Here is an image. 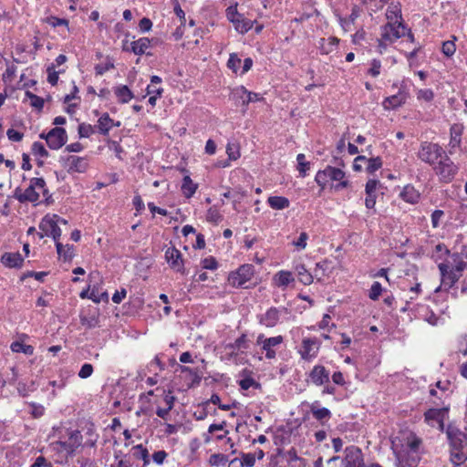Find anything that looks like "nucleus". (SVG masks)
I'll list each match as a JSON object with an SVG mask.
<instances>
[{"label": "nucleus", "instance_id": "1", "mask_svg": "<svg viewBox=\"0 0 467 467\" xmlns=\"http://www.w3.org/2000/svg\"><path fill=\"white\" fill-rule=\"evenodd\" d=\"M449 443L450 461L454 465H461L467 461V435L457 427L449 425L446 429Z\"/></svg>", "mask_w": 467, "mask_h": 467}, {"label": "nucleus", "instance_id": "2", "mask_svg": "<svg viewBox=\"0 0 467 467\" xmlns=\"http://www.w3.org/2000/svg\"><path fill=\"white\" fill-rule=\"evenodd\" d=\"M81 444L82 435L80 431H71L68 432L67 440L54 441L50 444V448L63 456H68L72 455Z\"/></svg>", "mask_w": 467, "mask_h": 467}, {"label": "nucleus", "instance_id": "3", "mask_svg": "<svg viewBox=\"0 0 467 467\" xmlns=\"http://www.w3.org/2000/svg\"><path fill=\"white\" fill-rule=\"evenodd\" d=\"M445 151L437 143L422 142L418 152V157L424 162L434 166L443 156Z\"/></svg>", "mask_w": 467, "mask_h": 467}, {"label": "nucleus", "instance_id": "4", "mask_svg": "<svg viewBox=\"0 0 467 467\" xmlns=\"http://www.w3.org/2000/svg\"><path fill=\"white\" fill-rule=\"evenodd\" d=\"M284 341L282 336L266 337L264 334H259L256 337L255 344L259 346L262 351L265 352V358L273 359L276 356V348H278Z\"/></svg>", "mask_w": 467, "mask_h": 467}, {"label": "nucleus", "instance_id": "5", "mask_svg": "<svg viewBox=\"0 0 467 467\" xmlns=\"http://www.w3.org/2000/svg\"><path fill=\"white\" fill-rule=\"evenodd\" d=\"M433 168L441 180L446 182H451L457 172V166L446 154L433 166Z\"/></svg>", "mask_w": 467, "mask_h": 467}, {"label": "nucleus", "instance_id": "6", "mask_svg": "<svg viewBox=\"0 0 467 467\" xmlns=\"http://www.w3.org/2000/svg\"><path fill=\"white\" fill-rule=\"evenodd\" d=\"M406 32L407 26L403 23H387L381 27V38L386 42L393 43L397 39L404 36Z\"/></svg>", "mask_w": 467, "mask_h": 467}, {"label": "nucleus", "instance_id": "7", "mask_svg": "<svg viewBox=\"0 0 467 467\" xmlns=\"http://www.w3.org/2000/svg\"><path fill=\"white\" fill-rule=\"evenodd\" d=\"M43 184V178H32L30 180V184L26 189V191L23 193H18L17 192H16L15 196L20 202H37L39 200V192L36 191V188H42Z\"/></svg>", "mask_w": 467, "mask_h": 467}, {"label": "nucleus", "instance_id": "8", "mask_svg": "<svg viewBox=\"0 0 467 467\" xmlns=\"http://www.w3.org/2000/svg\"><path fill=\"white\" fill-rule=\"evenodd\" d=\"M254 275V267L251 265H244L236 272H232L229 275V282L234 287H243L252 279Z\"/></svg>", "mask_w": 467, "mask_h": 467}, {"label": "nucleus", "instance_id": "9", "mask_svg": "<svg viewBox=\"0 0 467 467\" xmlns=\"http://www.w3.org/2000/svg\"><path fill=\"white\" fill-rule=\"evenodd\" d=\"M344 177L345 172L342 170L327 166L325 170L317 173L315 181L324 189L329 181H341Z\"/></svg>", "mask_w": 467, "mask_h": 467}, {"label": "nucleus", "instance_id": "10", "mask_svg": "<svg viewBox=\"0 0 467 467\" xmlns=\"http://www.w3.org/2000/svg\"><path fill=\"white\" fill-rule=\"evenodd\" d=\"M39 229L42 231V233L39 234L40 238H43L44 236H51L57 243L61 236V229L57 224L56 220L53 217H50V215H46L41 220Z\"/></svg>", "mask_w": 467, "mask_h": 467}, {"label": "nucleus", "instance_id": "11", "mask_svg": "<svg viewBox=\"0 0 467 467\" xmlns=\"http://www.w3.org/2000/svg\"><path fill=\"white\" fill-rule=\"evenodd\" d=\"M45 140L50 149L58 150L66 144L67 135L65 129L56 127L46 135Z\"/></svg>", "mask_w": 467, "mask_h": 467}, {"label": "nucleus", "instance_id": "12", "mask_svg": "<svg viewBox=\"0 0 467 467\" xmlns=\"http://www.w3.org/2000/svg\"><path fill=\"white\" fill-rule=\"evenodd\" d=\"M343 467H364L363 455L359 448L355 446L346 448Z\"/></svg>", "mask_w": 467, "mask_h": 467}, {"label": "nucleus", "instance_id": "13", "mask_svg": "<svg viewBox=\"0 0 467 467\" xmlns=\"http://www.w3.org/2000/svg\"><path fill=\"white\" fill-rule=\"evenodd\" d=\"M60 161L68 172H84L88 168L87 161L78 156L61 157Z\"/></svg>", "mask_w": 467, "mask_h": 467}, {"label": "nucleus", "instance_id": "14", "mask_svg": "<svg viewBox=\"0 0 467 467\" xmlns=\"http://www.w3.org/2000/svg\"><path fill=\"white\" fill-rule=\"evenodd\" d=\"M283 312H286V308L270 307L265 314L258 317V321L265 327H274L278 324Z\"/></svg>", "mask_w": 467, "mask_h": 467}, {"label": "nucleus", "instance_id": "15", "mask_svg": "<svg viewBox=\"0 0 467 467\" xmlns=\"http://www.w3.org/2000/svg\"><path fill=\"white\" fill-rule=\"evenodd\" d=\"M165 259L170 266L176 272L185 274L184 263L181 252L175 247H169L165 252Z\"/></svg>", "mask_w": 467, "mask_h": 467}, {"label": "nucleus", "instance_id": "16", "mask_svg": "<svg viewBox=\"0 0 467 467\" xmlns=\"http://www.w3.org/2000/svg\"><path fill=\"white\" fill-rule=\"evenodd\" d=\"M310 380L317 386H321L329 381V372L324 366H315L309 373Z\"/></svg>", "mask_w": 467, "mask_h": 467}, {"label": "nucleus", "instance_id": "17", "mask_svg": "<svg viewBox=\"0 0 467 467\" xmlns=\"http://www.w3.org/2000/svg\"><path fill=\"white\" fill-rule=\"evenodd\" d=\"M439 269L441 275V281L444 285L452 286L460 278V275L455 273L449 263H441L439 265Z\"/></svg>", "mask_w": 467, "mask_h": 467}, {"label": "nucleus", "instance_id": "18", "mask_svg": "<svg viewBox=\"0 0 467 467\" xmlns=\"http://www.w3.org/2000/svg\"><path fill=\"white\" fill-rule=\"evenodd\" d=\"M0 261L5 267L21 268L24 258L19 253H5Z\"/></svg>", "mask_w": 467, "mask_h": 467}, {"label": "nucleus", "instance_id": "19", "mask_svg": "<svg viewBox=\"0 0 467 467\" xmlns=\"http://www.w3.org/2000/svg\"><path fill=\"white\" fill-rule=\"evenodd\" d=\"M407 100V94L404 91H399L397 94L388 97L383 101L385 109H394L403 105Z\"/></svg>", "mask_w": 467, "mask_h": 467}, {"label": "nucleus", "instance_id": "20", "mask_svg": "<svg viewBox=\"0 0 467 467\" xmlns=\"http://www.w3.org/2000/svg\"><path fill=\"white\" fill-rule=\"evenodd\" d=\"M448 408L441 409H430L424 413L425 420L430 422L431 420H436L439 422L440 427L443 428V420L448 413Z\"/></svg>", "mask_w": 467, "mask_h": 467}, {"label": "nucleus", "instance_id": "21", "mask_svg": "<svg viewBox=\"0 0 467 467\" xmlns=\"http://www.w3.org/2000/svg\"><path fill=\"white\" fill-rule=\"evenodd\" d=\"M463 130V126L462 124H453L451 127V140H450V150L449 153L453 154L454 149L460 147L461 145V136Z\"/></svg>", "mask_w": 467, "mask_h": 467}, {"label": "nucleus", "instance_id": "22", "mask_svg": "<svg viewBox=\"0 0 467 467\" xmlns=\"http://www.w3.org/2000/svg\"><path fill=\"white\" fill-rule=\"evenodd\" d=\"M119 122L114 123V120L109 116L108 113H104L98 120V124L95 128H98L99 132L102 135H108L113 126H119Z\"/></svg>", "mask_w": 467, "mask_h": 467}, {"label": "nucleus", "instance_id": "23", "mask_svg": "<svg viewBox=\"0 0 467 467\" xmlns=\"http://www.w3.org/2000/svg\"><path fill=\"white\" fill-rule=\"evenodd\" d=\"M150 47V40L148 37H140L138 40L131 41V52L135 55H143L146 54L148 56L151 55L147 52V50Z\"/></svg>", "mask_w": 467, "mask_h": 467}, {"label": "nucleus", "instance_id": "24", "mask_svg": "<svg viewBox=\"0 0 467 467\" xmlns=\"http://www.w3.org/2000/svg\"><path fill=\"white\" fill-rule=\"evenodd\" d=\"M88 278V289L90 290L89 299L93 301V298H96V296L100 294L101 277L99 272H92L89 274Z\"/></svg>", "mask_w": 467, "mask_h": 467}, {"label": "nucleus", "instance_id": "25", "mask_svg": "<svg viewBox=\"0 0 467 467\" xmlns=\"http://www.w3.org/2000/svg\"><path fill=\"white\" fill-rule=\"evenodd\" d=\"M386 18L388 23L398 24L402 22V14L400 5L391 4L386 11Z\"/></svg>", "mask_w": 467, "mask_h": 467}, {"label": "nucleus", "instance_id": "26", "mask_svg": "<svg viewBox=\"0 0 467 467\" xmlns=\"http://www.w3.org/2000/svg\"><path fill=\"white\" fill-rule=\"evenodd\" d=\"M114 94L120 103H128L133 99L132 91L126 85H119L113 88Z\"/></svg>", "mask_w": 467, "mask_h": 467}, {"label": "nucleus", "instance_id": "27", "mask_svg": "<svg viewBox=\"0 0 467 467\" xmlns=\"http://www.w3.org/2000/svg\"><path fill=\"white\" fill-rule=\"evenodd\" d=\"M400 196L407 202L416 203L420 199L419 192L412 185H406L400 192Z\"/></svg>", "mask_w": 467, "mask_h": 467}, {"label": "nucleus", "instance_id": "28", "mask_svg": "<svg viewBox=\"0 0 467 467\" xmlns=\"http://www.w3.org/2000/svg\"><path fill=\"white\" fill-rule=\"evenodd\" d=\"M294 280L292 273L289 271H279L274 276V282L278 287H285Z\"/></svg>", "mask_w": 467, "mask_h": 467}, {"label": "nucleus", "instance_id": "29", "mask_svg": "<svg viewBox=\"0 0 467 467\" xmlns=\"http://www.w3.org/2000/svg\"><path fill=\"white\" fill-rule=\"evenodd\" d=\"M338 38L330 36L327 39L321 38L319 41V48L322 54H329L333 52L338 45Z\"/></svg>", "mask_w": 467, "mask_h": 467}, {"label": "nucleus", "instance_id": "30", "mask_svg": "<svg viewBox=\"0 0 467 467\" xmlns=\"http://www.w3.org/2000/svg\"><path fill=\"white\" fill-rule=\"evenodd\" d=\"M310 411L317 420H328L331 417V412L328 409L318 407V401H315L310 405Z\"/></svg>", "mask_w": 467, "mask_h": 467}, {"label": "nucleus", "instance_id": "31", "mask_svg": "<svg viewBox=\"0 0 467 467\" xmlns=\"http://www.w3.org/2000/svg\"><path fill=\"white\" fill-rule=\"evenodd\" d=\"M271 208L275 210H283L289 206L290 202L287 198L283 196H271L267 200Z\"/></svg>", "mask_w": 467, "mask_h": 467}, {"label": "nucleus", "instance_id": "32", "mask_svg": "<svg viewBox=\"0 0 467 467\" xmlns=\"http://www.w3.org/2000/svg\"><path fill=\"white\" fill-rule=\"evenodd\" d=\"M296 272L298 276V280L305 285H308L313 282V275L309 273L304 265H298L296 266Z\"/></svg>", "mask_w": 467, "mask_h": 467}, {"label": "nucleus", "instance_id": "33", "mask_svg": "<svg viewBox=\"0 0 467 467\" xmlns=\"http://www.w3.org/2000/svg\"><path fill=\"white\" fill-rule=\"evenodd\" d=\"M57 252L59 257H62L65 261H69L74 256L73 245H63L61 243L57 242L56 244Z\"/></svg>", "mask_w": 467, "mask_h": 467}, {"label": "nucleus", "instance_id": "34", "mask_svg": "<svg viewBox=\"0 0 467 467\" xmlns=\"http://www.w3.org/2000/svg\"><path fill=\"white\" fill-rule=\"evenodd\" d=\"M197 190V184L193 183L190 176H184L182 180V191L186 198H191Z\"/></svg>", "mask_w": 467, "mask_h": 467}, {"label": "nucleus", "instance_id": "35", "mask_svg": "<svg viewBox=\"0 0 467 467\" xmlns=\"http://www.w3.org/2000/svg\"><path fill=\"white\" fill-rule=\"evenodd\" d=\"M236 91L240 98L243 99L244 104H248L250 102H254L261 99V97L258 93L247 91L244 87H241Z\"/></svg>", "mask_w": 467, "mask_h": 467}, {"label": "nucleus", "instance_id": "36", "mask_svg": "<svg viewBox=\"0 0 467 467\" xmlns=\"http://www.w3.org/2000/svg\"><path fill=\"white\" fill-rule=\"evenodd\" d=\"M234 26L237 32L244 34L253 27V22L244 18L243 16H240V18L237 19V22L234 23Z\"/></svg>", "mask_w": 467, "mask_h": 467}, {"label": "nucleus", "instance_id": "37", "mask_svg": "<svg viewBox=\"0 0 467 467\" xmlns=\"http://www.w3.org/2000/svg\"><path fill=\"white\" fill-rule=\"evenodd\" d=\"M10 348L13 352H21L27 356H31L34 353V348L31 345H26L18 341L13 342L10 346Z\"/></svg>", "mask_w": 467, "mask_h": 467}, {"label": "nucleus", "instance_id": "38", "mask_svg": "<svg viewBox=\"0 0 467 467\" xmlns=\"http://www.w3.org/2000/svg\"><path fill=\"white\" fill-rule=\"evenodd\" d=\"M133 456L137 459H141L144 462V464H148L150 462L149 459V451L143 447L142 444L136 445L132 448Z\"/></svg>", "mask_w": 467, "mask_h": 467}, {"label": "nucleus", "instance_id": "39", "mask_svg": "<svg viewBox=\"0 0 467 467\" xmlns=\"http://www.w3.org/2000/svg\"><path fill=\"white\" fill-rule=\"evenodd\" d=\"M228 457L223 453H213L210 456L208 462L212 466H224Z\"/></svg>", "mask_w": 467, "mask_h": 467}, {"label": "nucleus", "instance_id": "40", "mask_svg": "<svg viewBox=\"0 0 467 467\" xmlns=\"http://www.w3.org/2000/svg\"><path fill=\"white\" fill-rule=\"evenodd\" d=\"M302 345L303 349L301 350V356L304 359H309L313 356L311 351L315 341L310 338H306L303 340Z\"/></svg>", "mask_w": 467, "mask_h": 467}, {"label": "nucleus", "instance_id": "41", "mask_svg": "<svg viewBox=\"0 0 467 467\" xmlns=\"http://www.w3.org/2000/svg\"><path fill=\"white\" fill-rule=\"evenodd\" d=\"M367 171L369 173H373L374 171H378L382 166V161L379 157L377 158H367Z\"/></svg>", "mask_w": 467, "mask_h": 467}, {"label": "nucleus", "instance_id": "42", "mask_svg": "<svg viewBox=\"0 0 467 467\" xmlns=\"http://www.w3.org/2000/svg\"><path fill=\"white\" fill-rule=\"evenodd\" d=\"M327 265L326 262L317 263L312 273L313 279L316 278L317 281H321L326 275Z\"/></svg>", "mask_w": 467, "mask_h": 467}, {"label": "nucleus", "instance_id": "43", "mask_svg": "<svg viewBox=\"0 0 467 467\" xmlns=\"http://www.w3.org/2000/svg\"><path fill=\"white\" fill-rule=\"evenodd\" d=\"M32 153L35 156H38L41 158H47L48 156V152L46 150L44 144L42 142L36 141L32 145Z\"/></svg>", "mask_w": 467, "mask_h": 467}, {"label": "nucleus", "instance_id": "44", "mask_svg": "<svg viewBox=\"0 0 467 467\" xmlns=\"http://www.w3.org/2000/svg\"><path fill=\"white\" fill-rule=\"evenodd\" d=\"M381 292H382V286H381L380 283H379L377 281L373 282V284L371 285V287L369 289L368 297L374 301L378 300Z\"/></svg>", "mask_w": 467, "mask_h": 467}, {"label": "nucleus", "instance_id": "45", "mask_svg": "<svg viewBox=\"0 0 467 467\" xmlns=\"http://www.w3.org/2000/svg\"><path fill=\"white\" fill-rule=\"evenodd\" d=\"M95 127L90 124L81 123L78 126V134L80 138H88L94 133Z\"/></svg>", "mask_w": 467, "mask_h": 467}, {"label": "nucleus", "instance_id": "46", "mask_svg": "<svg viewBox=\"0 0 467 467\" xmlns=\"http://www.w3.org/2000/svg\"><path fill=\"white\" fill-rule=\"evenodd\" d=\"M80 322L82 326H85L88 328L96 327L99 325V318L96 316L89 317H80Z\"/></svg>", "mask_w": 467, "mask_h": 467}, {"label": "nucleus", "instance_id": "47", "mask_svg": "<svg viewBox=\"0 0 467 467\" xmlns=\"http://www.w3.org/2000/svg\"><path fill=\"white\" fill-rule=\"evenodd\" d=\"M26 94L30 99V104L32 107H34L39 110L43 109L44 99L42 98H40L36 95H34V94L30 93L29 91H27Z\"/></svg>", "mask_w": 467, "mask_h": 467}, {"label": "nucleus", "instance_id": "48", "mask_svg": "<svg viewBox=\"0 0 467 467\" xmlns=\"http://www.w3.org/2000/svg\"><path fill=\"white\" fill-rule=\"evenodd\" d=\"M47 71V81L53 86L56 85L57 83L58 74L60 72L55 70V64L48 66Z\"/></svg>", "mask_w": 467, "mask_h": 467}, {"label": "nucleus", "instance_id": "49", "mask_svg": "<svg viewBox=\"0 0 467 467\" xmlns=\"http://www.w3.org/2000/svg\"><path fill=\"white\" fill-rule=\"evenodd\" d=\"M227 348L232 349V351H234V349H242V348L245 349V348H247V346H246V336L245 335H242L241 337H239L234 341V343L228 345Z\"/></svg>", "mask_w": 467, "mask_h": 467}, {"label": "nucleus", "instance_id": "50", "mask_svg": "<svg viewBox=\"0 0 467 467\" xmlns=\"http://www.w3.org/2000/svg\"><path fill=\"white\" fill-rule=\"evenodd\" d=\"M241 59L237 57L236 54L233 53L230 55V57L227 61V67L232 69L234 73L237 72L240 65H241Z\"/></svg>", "mask_w": 467, "mask_h": 467}, {"label": "nucleus", "instance_id": "51", "mask_svg": "<svg viewBox=\"0 0 467 467\" xmlns=\"http://www.w3.org/2000/svg\"><path fill=\"white\" fill-rule=\"evenodd\" d=\"M298 162V171L302 176L306 175V171L309 169V162L306 161V157L303 153H300L296 157Z\"/></svg>", "mask_w": 467, "mask_h": 467}, {"label": "nucleus", "instance_id": "52", "mask_svg": "<svg viewBox=\"0 0 467 467\" xmlns=\"http://www.w3.org/2000/svg\"><path fill=\"white\" fill-rule=\"evenodd\" d=\"M113 67H114V63L110 59H108V61L106 63L97 65L95 67V71H96L97 75L101 76Z\"/></svg>", "mask_w": 467, "mask_h": 467}, {"label": "nucleus", "instance_id": "53", "mask_svg": "<svg viewBox=\"0 0 467 467\" xmlns=\"http://www.w3.org/2000/svg\"><path fill=\"white\" fill-rule=\"evenodd\" d=\"M226 152L230 161H236L240 157L239 149L234 144H228L226 147Z\"/></svg>", "mask_w": 467, "mask_h": 467}, {"label": "nucleus", "instance_id": "54", "mask_svg": "<svg viewBox=\"0 0 467 467\" xmlns=\"http://www.w3.org/2000/svg\"><path fill=\"white\" fill-rule=\"evenodd\" d=\"M92 373L93 366L89 363H85L78 371V377L80 379H88L92 375Z\"/></svg>", "mask_w": 467, "mask_h": 467}, {"label": "nucleus", "instance_id": "55", "mask_svg": "<svg viewBox=\"0 0 467 467\" xmlns=\"http://www.w3.org/2000/svg\"><path fill=\"white\" fill-rule=\"evenodd\" d=\"M456 47L453 41H445L442 43V53L447 57H451L455 53Z\"/></svg>", "mask_w": 467, "mask_h": 467}, {"label": "nucleus", "instance_id": "56", "mask_svg": "<svg viewBox=\"0 0 467 467\" xmlns=\"http://www.w3.org/2000/svg\"><path fill=\"white\" fill-rule=\"evenodd\" d=\"M308 239V234L305 232H302L296 241L293 242V244L298 250H304L306 246V241Z\"/></svg>", "mask_w": 467, "mask_h": 467}, {"label": "nucleus", "instance_id": "57", "mask_svg": "<svg viewBox=\"0 0 467 467\" xmlns=\"http://www.w3.org/2000/svg\"><path fill=\"white\" fill-rule=\"evenodd\" d=\"M226 16H227L228 20L234 24V22H237V19H239L240 16H242V15L237 12V9L235 6H229L226 9Z\"/></svg>", "mask_w": 467, "mask_h": 467}, {"label": "nucleus", "instance_id": "58", "mask_svg": "<svg viewBox=\"0 0 467 467\" xmlns=\"http://www.w3.org/2000/svg\"><path fill=\"white\" fill-rule=\"evenodd\" d=\"M202 267L209 270H215L218 267L215 258L210 256L202 261Z\"/></svg>", "mask_w": 467, "mask_h": 467}, {"label": "nucleus", "instance_id": "59", "mask_svg": "<svg viewBox=\"0 0 467 467\" xmlns=\"http://www.w3.org/2000/svg\"><path fill=\"white\" fill-rule=\"evenodd\" d=\"M420 444H421V440L417 437H412L408 441V447H409L410 451L413 453H417L419 451Z\"/></svg>", "mask_w": 467, "mask_h": 467}, {"label": "nucleus", "instance_id": "60", "mask_svg": "<svg viewBox=\"0 0 467 467\" xmlns=\"http://www.w3.org/2000/svg\"><path fill=\"white\" fill-rule=\"evenodd\" d=\"M380 67H381V63L379 60L378 59H373L370 63V68L368 70V73L372 76V77H378L380 73Z\"/></svg>", "mask_w": 467, "mask_h": 467}, {"label": "nucleus", "instance_id": "61", "mask_svg": "<svg viewBox=\"0 0 467 467\" xmlns=\"http://www.w3.org/2000/svg\"><path fill=\"white\" fill-rule=\"evenodd\" d=\"M379 184V182L378 180H368L366 183V194L370 195L375 194V192L378 188V185Z\"/></svg>", "mask_w": 467, "mask_h": 467}, {"label": "nucleus", "instance_id": "62", "mask_svg": "<svg viewBox=\"0 0 467 467\" xmlns=\"http://www.w3.org/2000/svg\"><path fill=\"white\" fill-rule=\"evenodd\" d=\"M151 27L152 22L147 17H143L139 23V28L142 33L150 31Z\"/></svg>", "mask_w": 467, "mask_h": 467}, {"label": "nucleus", "instance_id": "63", "mask_svg": "<svg viewBox=\"0 0 467 467\" xmlns=\"http://www.w3.org/2000/svg\"><path fill=\"white\" fill-rule=\"evenodd\" d=\"M8 139L12 141H20L23 139V133L14 130L9 129L6 132Z\"/></svg>", "mask_w": 467, "mask_h": 467}, {"label": "nucleus", "instance_id": "64", "mask_svg": "<svg viewBox=\"0 0 467 467\" xmlns=\"http://www.w3.org/2000/svg\"><path fill=\"white\" fill-rule=\"evenodd\" d=\"M433 92L431 89H420L418 92V98L422 99L426 101H431L433 99Z\"/></svg>", "mask_w": 467, "mask_h": 467}]
</instances>
